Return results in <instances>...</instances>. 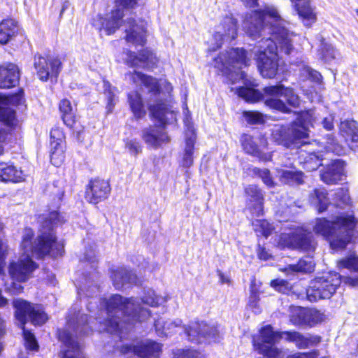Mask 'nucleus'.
I'll return each mask as SVG.
<instances>
[{"instance_id":"a18cd8bd","label":"nucleus","mask_w":358,"mask_h":358,"mask_svg":"<svg viewBox=\"0 0 358 358\" xmlns=\"http://www.w3.org/2000/svg\"><path fill=\"white\" fill-rule=\"evenodd\" d=\"M64 145H51L50 161L55 166H59L65 159Z\"/></svg>"},{"instance_id":"9d476101","label":"nucleus","mask_w":358,"mask_h":358,"mask_svg":"<svg viewBox=\"0 0 358 358\" xmlns=\"http://www.w3.org/2000/svg\"><path fill=\"white\" fill-rule=\"evenodd\" d=\"M341 275L338 273H329L317 277L310 282L306 290L308 299L315 302L321 299H330L341 283Z\"/></svg>"},{"instance_id":"13d9d810","label":"nucleus","mask_w":358,"mask_h":358,"mask_svg":"<svg viewBox=\"0 0 358 358\" xmlns=\"http://www.w3.org/2000/svg\"><path fill=\"white\" fill-rule=\"evenodd\" d=\"M243 117L248 123L251 124H259L264 122L262 114L257 111H245L243 112Z\"/></svg>"},{"instance_id":"c756f323","label":"nucleus","mask_w":358,"mask_h":358,"mask_svg":"<svg viewBox=\"0 0 358 358\" xmlns=\"http://www.w3.org/2000/svg\"><path fill=\"white\" fill-rule=\"evenodd\" d=\"M155 327L157 334L160 336H167L176 332L177 329L182 328L185 330V328L182 327V320L180 319L164 320L162 317L155 321Z\"/></svg>"},{"instance_id":"f257e3e1","label":"nucleus","mask_w":358,"mask_h":358,"mask_svg":"<svg viewBox=\"0 0 358 358\" xmlns=\"http://www.w3.org/2000/svg\"><path fill=\"white\" fill-rule=\"evenodd\" d=\"M288 22L284 20L273 6H266L263 9L245 14L242 27L245 34L253 39L266 34L255 50L258 68L264 78H274L278 69V52L289 55L292 48L294 34L287 28Z\"/></svg>"},{"instance_id":"774afa93","label":"nucleus","mask_w":358,"mask_h":358,"mask_svg":"<svg viewBox=\"0 0 358 358\" xmlns=\"http://www.w3.org/2000/svg\"><path fill=\"white\" fill-rule=\"evenodd\" d=\"M136 348H137V345L136 346H131V345H122L120 349V352L122 354H127V353L131 352L135 353L134 349Z\"/></svg>"},{"instance_id":"aec40b11","label":"nucleus","mask_w":358,"mask_h":358,"mask_svg":"<svg viewBox=\"0 0 358 358\" xmlns=\"http://www.w3.org/2000/svg\"><path fill=\"white\" fill-rule=\"evenodd\" d=\"M125 24V39L127 43L135 46H143L146 43V27L143 21L136 23L133 18L124 20Z\"/></svg>"},{"instance_id":"a211bd4d","label":"nucleus","mask_w":358,"mask_h":358,"mask_svg":"<svg viewBox=\"0 0 358 358\" xmlns=\"http://www.w3.org/2000/svg\"><path fill=\"white\" fill-rule=\"evenodd\" d=\"M110 192L111 187L108 180L94 178L87 185L85 198L88 203L96 205L107 199Z\"/></svg>"},{"instance_id":"603ef678","label":"nucleus","mask_w":358,"mask_h":358,"mask_svg":"<svg viewBox=\"0 0 358 358\" xmlns=\"http://www.w3.org/2000/svg\"><path fill=\"white\" fill-rule=\"evenodd\" d=\"M338 266L351 271H358V256L355 254H351L340 260Z\"/></svg>"},{"instance_id":"c85d7f7f","label":"nucleus","mask_w":358,"mask_h":358,"mask_svg":"<svg viewBox=\"0 0 358 358\" xmlns=\"http://www.w3.org/2000/svg\"><path fill=\"white\" fill-rule=\"evenodd\" d=\"M20 73L17 65L9 64L6 67L0 66V88H10L19 81Z\"/></svg>"},{"instance_id":"de8ad7c7","label":"nucleus","mask_w":358,"mask_h":358,"mask_svg":"<svg viewBox=\"0 0 358 358\" xmlns=\"http://www.w3.org/2000/svg\"><path fill=\"white\" fill-rule=\"evenodd\" d=\"M252 225L254 230L257 233H260L265 238L270 236L273 229L272 225L265 220H256Z\"/></svg>"},{"instance_id":"4be33fe9","label":"nucleus","mask_w":358,"mask_h":358,"mask_svg":"<svg viewBox=\"0 0 358 358\" xmlns=\"http://www.w3.org/2000/svg\"><path fill=\"white\" fill-rule=\"evenodd\" d=\"M284 339L292 342L295 345L301 349L313 348L321 341V338L317 335H303L298 331H283Z\"/></svg>"},{"instance_id":"bb28decb","label":"nucleus","mask_w":358,"mask_h":358,"mask_svg":"<svg viewBox=\"0 0 358 358\" xmlns=\"http://www.w3.org/2000/svg\"><path fill=\"white\" fill-rule=\"evenodd\" d=\"M111 278L113 285L117 289H123L130 285L137 283L136 274L122 267L113 271Z\"/></svg>"},{"instance_id":"ea45409f","label":"nucleus","mask_w":358,"mask_h":358,"mask_svg":"<svg viewBox=\"0 0 358 358\" xmlns=\"http://www.w3.org/2000/svg\"><path fill=\"white\" fill-rule=\"evenodd\" d=\"M59 110L64 123L69 127H72L75 123V113L69 100L62 99L59 103Z\"/></svg>"},{"instance_id":"2f4dec72","label":"nucleus","mask_w":358,"mask_h":358,"mask_svg":"<svg viewBox=\"0 0 358 358\" xmlns=\"http://www.w3.org/2000/svg\"><path fill=\"white\" fill-rule=\"evenodd\" d=\"M242 145L246 153L257 157L259 159V160L263 162H268L271 160V153H266L261 151L250 136H245L243 137L242 141Z\"/></svg>"},{"instance_id":"f03ea898","label":"nucleus","mask_w":358,"mask_h":358,"mask_svg":"<svg viewBox=\"0 0 358 358\" xmlns=\"http://www.w3.org/2000/svg\"><path fill=\"white\" fill-rule=\"evenodd\" d=\"M64 222V217L57 211L50 213L48 220L46 222L47 229L43 227L41 234L35 241L32 242L34 231L30 228L24 229L22 250L24 253L18 258L13 259L8 266L10 276L18 282H25L31 275L33 271L37 268L36 264L32 260L30 254L41 258L46 255L52 257L62 256L64 250V244L56 241L53 227Z\"/></svg>"},{"instance_id":"e433bc0d","label":"nucleus","mask_w":358,"mask_h":358,"mask_svg":"<svg viewBox=\"0 0 358 358\" xmlns=\"http://www.w3.org/2000/svg\"><path fill=\"white\" fill-rule=\"evenodd\" d=\"M128 102L136 119H141L145 115L146 110L141 96L138 92H131L128 94Z\"/></svg>"},{"instance_id":"c03bdc74","label":"nucleus","mask_w":358,"mask_h":358,"mask_svg":"<svg viewBox=\"0 0 358 358\" xmlns=\"http://www.w3.org/2000/svg\"><path fill=\"white\" fill-rule=\"evenodd\" d=\"M325 149L337 155H342L345 153V148L338 143L332 135H327L326 141L323 142Z\"/></svg>"},{"instance_id":"cd10ccee","label":"nucleus","mask_w":358,"mask_h":358,"mask_svg":"<svg viewBox=\"0 0 358 358\" xmlns=\"http://www.w3.org/2000/svg\"><path fill=\"white\" fill-rule=\"evenodd\" d=\"M245 192L249 199L248 203L251 212L257 217L260 216L263 212V194L256 185H250L245 189Z\"/></svg>"},{"instance_id":"2eb2a0df","label":"nucleus","mask_w":358,"mask_h":358,"mask_svg":"<svg viewBox=\"0 0 358 358\" xmlns=\"http://www.w3.org/2000/svg\"><path fill=\"white\" fill-rule=\"evenodd\" d=\"M214 62L215 67L224 71V69H228L230 66L241 69L243 66H248L250 60L243 49L232 48L215 58Z\"/></svg>"},{"instance_id":"0eeeda50","label":"nucleus","mask_w":358,"mask_h":358,"mask_svg":"<svg viewBox=\"0 0 358 358\" xmlns=\"http://www.w3.org/2000/svg\"><path fill=\"white\" fill-rule=\"evenodd\" d=\"M317 121L315 110L303 111L290 124L276 126L273 129V138L278 144L286 148L296 146L299 143L309 147L311 144L306 143L305 140L308 138L309 127L317 124Z\"/></svg>"},{"instance_id":"f8f14e48","label":"nucleus","mask_w":358,"mask_h":358,"mask_svg":"<svg viewBox=\"0 0 358 358\" xmlns=\"http://www.w3.org/2000/svg\"><path fill=\"white\" fill-rule=\"evenodd\" d=\"M221 327L216 323H206L205 322H192L188 328H185V333L188 340L200 343L201 338L216 341L222 334Z\"/></svg>"},{"instance_id":"864d4df0","label":"nucleus","mask_w":358,"mask_h":358,"mask_svg":"<svg viewBox=\"0 0 358 358\" xmlns=\"http://www.w3.org/2000/svg\"><path fill=\"white\" fill-rule=\"evenodd\" d=\"M173 358H206L201 352L192 350L177 349L173 352Z\"/></svg>"},{"instance_id":"423d86ee","label":"nucleus","mask_w":358,"mask_h":358,"mask_svg":"<svg viewBox=\"0 0 358 358\" xmlns=\"http://www.w3.org/2000/svg\"><path fill=\"white\" fill-rule=\"evenodd\" d=\"M265 105L272 109L283 113H289L290 110L286 106L285 102L281 99L283 98L286 103L294 108L300 104L299 96L293 89L285 87L282 85L268 86L264 88ZM238 95L247 102H257L264 98V95L257 90L250 87H241L237 90Z\"/></svg>"},{"instance_id":"39448f33","label":"nucleus","mask_w":358,"mask_h":358,"mask_svg":"<svg viewBox=\"0 0 358 358\" xmlns=\"http://www.w3.org/2000/svg\"><path fill=\"white\" fill-rule=\"evenodd\" d=\"M357 221L352 213L338 211L331 222L317 218L313 227L315 234L329 241L334 249H343L350 242Z\"/></svg>"},{"instance_id":"4d7b16f0","label":"nucleus","mask_w":358,"mask_h":358,"mask_svg":"<svg viewBox=\"0 0 358 358\" xmlns=\"http://www.w3.org/2000/svg\"><path fill=\"white\" fill-rule=\"evenodd\" d=\"M301 75L303 79H310L316 82L320 81L322 77L321 74L318 71L305 65L303 66L301 70Z\"/></svg>"},{"instance_id":"6e6d98bb","label":"nucleus","mask_w":358,"mask_h":358,"mask_svg":"<svg viewBox=\"0 0 358 358\" xmlns=\"http://www.w3.org/2000/svg\"><path fill=\"white\" fill-rule=\"evenodd\" d=\"M50 145H64V134L59 128H54L50 131Z\"/></svg>"},{"instance_id":"1a4fd4ad","label":"nucleus","mask_w":358,"mask_h":358,"mask_svg":"<svg viewBox=\"0 0 358 358\" xmlns=\"http://www.w3.org/2000/svg\"><path fill=\"white\" fill-rule=\"evenodd\" d=\"M15 309V317L20 322L23 331L24 345L27 350H38V345L35 336L25 329V324L30 320L34 325H41L48 320L47 315L38 305H34L22 299H15L13 302Z\"/></svg>"},{"instance_id":"6ab92c4d","label":"nucleus","mask_w":358,"mask_h":358,"mask_svg":"<svg viewBox=\"0 0 358 358\" xmlns=\"http://www.w3.org/2000/svg\"><path fill=\"white\" fill-rule=\"evenodd\" d=\"M184 123L187 127L185 133V146L180 154V159L179 163L184 168H189L194 163V144L196 142V134L193 126L189 121L188 117L186 116Z\"/></svg>"},{"instance_id":"a878e982","label":"nucleus","mask_w":358,"mask_h":358,"mask_svg":"<svg viewBox=\"0 0 358 358\" xmlns=\"http://www.w3.org/2000/svg\"><path fill=\"white\" fill-rule=\"evenodd\" d=\"M299 159L301 164H303V169L312 171L317 169L322 165L323 160L321 152H315L309 148L306 149H301L299 151Z\"/></svg>"},{"instance_id":"49530a36","label":"nucleus","mask_w":358,"mask_h":358,"mask_svg":"<svg viewBox=\"0 0 358 358\" xmlns=\"http://www.w3.org/2000/svg\"><path fill=\"white\" fill-rule=\"evenodd\" d=\"M103 90L104 94L107 97V109L108 112H110L116 103L115 97L117 94V89L112 87L108 82L104 81Z\"/></svg>"},{"instance_id":"79ce46f5","label":"nucleus","mask_w":358,"mask_h":358,"mask_svg":"<svg viewBox=\"0 0 358 358\" xmlns=\"http://www.w3.org/2000/svg\"><path fill=\"white\" fill-rule=\"evenodd\" d=\"M315 263L311 257H305L301 259L296 264H290L289 269L295 272L311 273L313 271Z\"/></svg>"},{"instance_id":"052dcab7","label":"nucleus","mask_w":358,"mask_h":358,"mask_svg":"<svg viewBox=\"0 0 358 358\" xmlns=\"http://www.w3.org/2000/svg\"><path fill=\"white\" fill-rule=\"evenodd\" d=\"M126 148L132 155H137L141 152V145L136 140H129L126 143Z\"/></svg>"},{"instance_id":"4468645a","label":"nucleus","mask_w":358,"mask_h":358,"mask_svg":"<svg viewBox=\"0 0 358 358\" xmlns=\"http://www.w3.org/2000/svg\"><path fill=\"white\" fill-rule=\"evenodd\" d=\"M138 0H115L117 8L113 10L107 17L101 22V28L107 35L113 34L120 27L124 16L122 9H133L138 3Z\"/></svg>"},{"instance_id":"7ed1b4c3","label":"nucleus","mask_w":358,"mask_h":358,"mask_svg":"<svg viewBox=\"0 0 358 358\" xmlns=\"http://www.w3.org/2000/svg\"><path fill=\"white\" fill-rule=\"evenodd\" d=\"M127 78L136 85H143L148 91L147 103L152 116L158 120L161 126H153L142 131V138L146 144L155 148L169 141V137L164 129V125L175 120V114L161 99L162 92L170 94L172 91L171 83L166 80H158L150 76L136 70L126 75Z\"/></svg>"},{"instance_id":"69168bd1","label":"nucleus","mask_w":358,"mask_h":358,"mask_svg":"<svg viewBox=\"0 0 358 358\" xmlns=\"http://www.w3.org/2000/svg\"><path fill=\"white\" fill-rule=\"evenodd\" d=\"M84 259L86 262H88L89 263L92 264V267L94 268L95 263L96 262V259L94 251L91 250L90 251L89 253L85 254Z\"/></svg>"},{"instance_id":"0e129e2a","label":"nucleus","mask_w":358,"mask_h":358,"mask_svg":"<svg viewBox=\"0 0 358 358\" xmlns=\"http://www.w3.org/2000/svg\"><path fill=\"white\" fill-rule=\"evenodd\" d=\"M343 281L345 284H347L352 287H358V275L344 277Z\"/></svg>"},{"instance_id":"5fc2aeb1","label":"nucleus","mask_w":358,"mask_h":358,"mask_svg":"<svg viewBox=\"0 0 358 358\" xmlns=\"http://www.w3.org/2000/svg\"><path fill=\"white\" fill-rule=\"evenodd\" d=\"M252 173L260 177L264 183L268 187H272L273 185V181L271 176L270 171L267 169H261L259 168H253Z\"/></svg>"},{"instance_id":"58836bf2","label":"nucleus","mask_w":358,"mask_h":358,"mask_svg":"<svg viewBox=\"0 0 358 358\" xmlns=\"http://www.w3.org/2000/svg\"><path fill=\"white\" fill-rule=\"evenodd\" d=\"M17 30V22L13 19L3 20L0 23V43H6Z\"/></svg>"},{"instance_id":"ddd939ff","label":"nucleus","mask_w":358,"mask_h":358,"mask_svg":"<svg viewBox=\"0 0 358 358\" xmlns=\"http://www.w3.org/2000/svg\"><path fill=\"white\" fill-rule=\"evenodd\" d=\"M279 243L283 247L304 251L313 250L316 245L311 233H307L301 229H296L293 232L282 234L280 236Z\"/></svg>"},{"instance_id":"f704fd0d","label":"nucleus","mask_w":358,"mask_h":358,"mask_svg":"<svg viewBox=\"0 0 358 358\" xmlns=\"http://www.w3.org/2000/svg\"><path fill=\"white\" fill-rule=\"evenodd\" d=\"M10 102L8 97L0 94V121L7 126H12L15 119V112Z\"/></svg>"},{"instance_id":"393cba45","label":"nucleus","mask_w":358,"mask_h":358,"mask_svg":"<svg viewBox=\"0 0 358 358\" xmlns=\"http://www.w3.org/2000/svg\"><path fill=\"white\" fill-rule=\"evenodd\" d=\"M306 27H310L315 22L317 17L310 0H290Z\"/></svg>"},{"instance_id":"dca6fc26","label":"nucleus","mask_w":358,"mask_h":358,"mask_svg":"<svg viewBox=\"0 0 358 358\" xmlns=\"http://www.w3.org/2000/svg\"><path fill=\"white\" fill-rule=\"evenodd\" d=\"M237 20L231 17L227 16L221 24L217 27L215 34L213 36L210 45V50L215 51L220 48L224 41H231L237 36Z\"/></svg>"},{"instance_id":"3c124183","label":"nucleus","mask_w":358,"mask_h":358,"mask_svg":"<svg viewBox=\"0 0 358 358\" xmlns=\"http://www.w3.org/2000/svg\"><path fill=\"white\" fill-rule=\"evenodd\" d=\"M333 200L336 203V207L338 208L340 204H347L350 201L348 189L339 187L334 190Z\"/></svg>"},{"instance_id":"37998d69","label":"nucleus","mask_w":358,"mask_h":358,"mask_svg":"<svg viewBox=\"0 0 358 358\" xmlns=\"http://www.w3.org/2000/svg\"><path fill=\"white\" fill-rule=\"evenodd\" d=\"M3 224L0 222V275H5L6 259L8 255V247L2 239Z\"/></svg>"},{"instance_id":"5701e85b","label":"nucleus","mask_w":358,"mask_h":358,"mask_svg":"<svg viewBox=\"0 0 358 358\" xmlns=\"http://www.w3.org/2000/svg\"><path fill=\"white\" fill-rule=\"evenodd\" d=\"M344 176V161L335 159L326 166L324 171L321 173V179L328 185H333L342 180Z\"/></svg>"},{"instance_id":"f3484780","label":"nucleus","mask_w":358,"mask_h":358,"mask_svg":"<svg viewBox=\"0 0 358 358\" xmlns=\"http://www.w3.org/2000/svg\"><path fill=\"white\" fill-rule=\"evenodd\" d=\"M62 63L57 57L35 55L34 67L40 80L46 81L49 78H57L61 71Z\"/></svg>"},{"instance_id":"473e14b6","label":"nucleus","mask_w":358,"mask_h":358,"mask_svg":"<svg viewBox=\"0 0 358 358\" xmlns=\"http://www.w3.org/2000/svg\"><path fill=\"white\" fill-rule=\"evenodd\" d=\"M134 350L140 358H156L161 351V345L155 341H146L137 345Z\"/></svg>"},{"instance_id":"4c0bfd02","label":"nucleus","mask_w":358,"mask_h":358,"mask_svg":"<svg viewBox=\"0 0 358 358\" xmlns=\"http://www.w3.org/2000/svg\"><path fill=\"white\" fill-rule=\"evenodd\" d=\"M22 173L14 166L4 162L0 163V179L3 181L18 182L22 178Z\"/></svg>"},{"instance_id":"c9c22d12","label":"nucleus","mask_w":358,"mask_h":358,"mask_svg":"<svg viewBox=\"0 0 358 358\" xmlns=\"http://www.w3.org/2000/svg\"><path fill=\"white\" fill-rule=\"evenodd\" d=\"M310 201L319 213L326 210L329 204L326 189L324 188L315 189L313 192L310 194Z\"/></svg>"},{"instance_id":"6e6552de","label":"nucleus","mask_w":358,"mask_h":358,"mask_svg":"<svg viewBox=\"0 0 358 358\" xmlns=\"http://www.w3.org/2000/svg\"><path fill=\"white\" fill-rule=\"evenodd\" d=\"M87 322V315L80 310L74 308L69 311L66 329L59 333V338L65 348L62 351V358H85L78 337L91 331Z\"/></svg>"},{"instance_id":"680f3d73","label":"nucleus","mask_w":358,"mask_h":358,"mask_svg":"<svg viewBox=\"0 0 358 358\" xmlns=\"http://www.w3.org/2000/svg\"><path fill=\"white\" fill-rule=\"evenodd\" d=\"M287 281L279 279L272 280L271 282V285L280 292H285L287 290Z\"/></svg>"},{"instance_id":"e2e57ef3","label":"nucleus","mask_w":358,"mask_h":358,"mask_svg":"<svg viewBox=\"0 0 358 358\" xmlns=\"http://www.w3.org/2000/svg\"><path fill=\"white\" fill-rule=\"evenodd\" d=\"M320 123H321L325 129L328 131L332 130L334 127V117L331 115H329L327 117L321 118V122Z\"/></svg>"},{"instance_id":"b1692460","label":"nucleus","mask_w":358,"mask_h":358,"mask_svg":"<svg viewBox=\"0 0 358 358\" xmlns=\"http://www.w3.org/2000/svg\"><path fill=\"white\" fill-rule=\"evenodd\" d=\"M340 133L348 143L350 148L358 152V123L353 120H344L340 124Z\"/></svg>"},{"instance_id":"338daca9","label":"nucleus","mask_w":358,"mask_h":358,"mask_svg":"<svg viewBox=\"0 0 358 358\" xmlns=\"http://www.w3.org/2000/svg\"><path fill=\"white\" fill-rule=\"evenodd\" d=\"M257 253L259 258L261 259L267 260L270 257L268 252L266 251L264 248H261L260 246L259 247Z\"/></svg>"},{"instance_id":"09e8293b","label":"nucleus","mask_w":358,"mask_h":358,"mask_svg":"<svg viewBox=\"0 0 358 358\" xmlns=\"http://www.w3.org/2000/svg\"><path fill=\"white\" fill-rule=\"evenodd\" d=\"M141 301L150 306H157L166 301L165 298L157 296L152 289H149L145 293V296L141 299Z\"/></svg>"},{"instance_id":"bf43d9fd","label":"nucleus","mask_w":358,"mask_h":358,"mask_svg":"<svg viewBox=\"0 0 358 358\" xmlns=\"http://www.w3.org/2000/svg\"><path fill=\"white\" fill-rule=\"evenodd\" d=\"M308 320L306 325L313 326L320 322L323 319V315L317 310H308Z\"/></svg>"},{"instance_id":"72a5a7b5","label":"nucleus","mask_w":358,"mask_h":358,"mask_svg":"<svg viewBox=\"0 0 358 358\" xmlns=\"http://www.w3.org/2000/svg\"><path fill=\"white\" fill-rule=\"evenodd\" d=\"M278 173L280 182L284 184L300 185L304 182V175L302 171L295 169H280Z\"/></svg>"},{"instance_id":"412c9836","label":"nucleus","mask_w":358,"mask_h":358,"mask_svg":"<svg viewBox=\"0 0 358 358\" xmlns=\"http://www.w3.org/2000/svg\"><path fill=\"white\" fill-rule=\"evenodd\" d=\"M127 55L126 62L132 67L151 69L158 61L155 54L148 48L140 51L138 55L134 52L128 50Z\"/></svg>"},{"instance_id":"9b49d317","label":"nucleus","mask_w":358,"mask_h":358,"mask_svg":"<svg viewBox=\"0 0 358 358\" xmlns=\"http://www.w3.org/2000/svg\"><path fill=\"white\" fill-rule=\"evenodd\" d=\"M283 331H274L271 325L261 329L259 336H254L252 343L258 352L268 358H278L282 352L274 346L280 339H284Z\"/></svg>"},{"instance_id":"20e7f679","label":"nucleus","mask_w":358,"mask_h":358,"mask_svg":"<svg viewBox=\"0 0 358 358\" xmlns=\"http://www.w3.org/2000/svg\"><path fill=\"white\" fill-rule=\"evenodd\" d=\"M101 308L96 320L103 325L99 331L110 334L122 333L124 325H133L136 322H143L148 319L150 313L143 308L138 301L124 299L118 294L113 295L109 299H99Z\"/></svg>"},{"instance_id":"7c9ffc66","label":"nucleus","mask_w":358,"mask_h":358,"mask_svg":"<svg viewBox=\"0 0 358 358\" xmlns=\"http://www.w3.org/2000/svg\"><path fill=\"white\" fill-rule=\"evenodd\" d=\"M99 278L96 272L90 273L89 276L84 277V282L81 281L78 289L79 296L85 295L87 297H93L99 290L96 280Z\"/></svg>"},{"instance_id":"8fccbe9b","label":"nucleus","mask_w":358,"mask_h":358,"mask_svg":"<svg viewBox=\"0 0 358 358\" xmlns=\"http://www.w3.org/2000/svg\"><path fill=\"white\" fill-rule=\"evenodd\" d=\"M308 309L298 308L290 317L291 322L297 326L306 325Z\"/></svg>"},{"instance_id":"a19ab883","label":"nucleus","mask_w":358,"mask_h":358,"mask_svg":"<svg viewBox=\"0 0 358 358\" xmlns=\"http://www.w3.org/2000/svg\"><path fill=\"white\" fill-rule=\"evenodd\" d=\"M336 51L334 47L322 40L317 50V57L326 63H330L336 59Z\"/></svg>"}]
</instances>
